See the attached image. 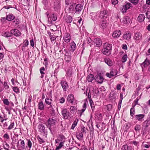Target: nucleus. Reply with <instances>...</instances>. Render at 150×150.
Masks as SVG:
<instances>
[{
	"mask_svg": "<svg viewBox=\"0 0 150 150\" xmlns=\"http://www.w3.org/2000/svg\"><path fill=\"white\" fill-rule=\"evenodd\" d=\"M108 11L106 10H103L100 11L99 17L101 18H107L108 16Z\"/></svg>",
	"mask_w": 150,
	"mask_h": 150,
	"instance_id": "obj_5",
	"label": "nucleus"
},
{
	"mask_svg": "<svg viewBox=\"0 0 150 150\" xmlns=\"http://www.w3.org/2000/svg\"><path fill=\"white\" fill-rule=\"evenodd\" d=\"M130 19L128 16L124 17L123 18L122 22L125 24H127L130 23Z\"/></svg>",
	"mask_w": 150,
	"mask_h": 150,
	"instance_id": "obj_25",
	"label": "nucleus"
},
{
	"mask_svg": "<svg viewBox=\"0 0 150 150\" xmlns=\"http://www.w3.org/2000/svg\"><path fill=\"white\" fill-rule=\"evenodd\" d=\"M135 112L134 108V107H133L131 108L130 110V115L132 117H133V115H134Z\"/></svg>",
	"mask_w": 150,
	"mask_h": 150,
	"instance_id": "obj_45",
	"label": "nucleus"
},
{
	"mask_svg": "<svg viewBox=\"0 0 150 150\" xmlns=\"http://www.w3.org/2000/svg\"><path fill=\"white\" fill-rule=\"evenodd\" d=\"M13 23H15V26L19 24L20 23V20L18 18H16L13 21Z\"/></svg>",
	"mask_w": 150,
	"mask_h": 150,
	"instance_id": "obj_53",
	"label": "nucleus"
},
{
	"mask_svg": "<svg viewBox=\"0 0 150 150\" xmlns=\"http://www.w3.org/2000/svg\"><path fill=\"white\" fill-rule=\"evenodd\" d=\"M86 128L83 126H82L81 127V132H82L83 134H86Z\"/></svg>",
	"mask_w": 150,
	"mask_h": 150,
	"instance_id": "obj_42",
	"label": "nucleus"
},
{
	"mask_svg": "<svg viewBox=\"0 0 150 150\" xmlns=\"http://www.w3.org/2000/svg\"><path fill=\"white\" fill-rule=\"evenodd\" d=\"M134 129L136 131H139L141 129V126L140 125H136L134 128Z\"/></svg>",
	"mask_w": 150,
	"mask_h": 150,
	"instance_id": "obj_52",
	"label": "nucleus"
},
{
	"mask_svg": "<svg viewBox=\"0 0 150 150\" xmlns=\"http://www.w3.org/2000/svg\"><path fill=\"white\" fill-rule=\"evenodd\" d=\"M150 125V116L148 119L145 120L143 123V126L146 128L149 127Z\"/></svg>",
	"mask_w": 150,
	"mask_h": 150,
	"instance_id": "obj_19",
	"label": "nucleus"
},
{
	"mask_svg": "<svg viewBox=\"0 0 150 150\" xmlns=\"http://www.w3.org/2000/svg\"><path fill=\"white\" fill-rule=\"evenodd\" d=\"M78 120L77 119H76L74 122L72 126L71 127V129H73L77 125Z\"/></svg>",
	"mask_w": 150,
	"mask_h": 150,
	"instance_id": "obj_33",
	"label": "nucleus"
},
{
	"mask_svg": "<svg viewBox=\"0 0 150 150\" xmlns=\"http://www.w3.org/2000/svg\"><path fill=\"white\" fill-rule=\"evenodd\" d=\"M14 124L15 123L14 122L11 120L10 122V124L9 126L7 128V129L8 130H9L12 129L14 127Z\"/></svg>",
	"mask_w": 150,
	"mask_h": 150,
	"instance_id": "obj_31",
	"label": "nucleus"
},
{
	"mask_svg": "<svg viewBox=\"0 0 150 150\" xmlns=\"http://www.w3.org/2000/svg\"><path fill=\"white\" fill-rule=\"evenodd\" d=\"M65 101V98L64 97H62L59 99V102L61 103H64Z\"/></svg>",
	"mask_w": 150,
	"mask_h": 150,
	"instance_id": "obj_64",
	"label": "nucleus"
},
{
	"mask_svg": "<svg viewBox=\"0 0 150 150\" xmlns=\"http://www.w3.org/2000/svg\"><path fill=\"white\" fill-rule=\"evenodd\" d=\"M2 101H3V103L5 105H8L9 104V102L8 101V99L7 98H4Z\"/></svg>",
	"mask_w": 150,
	"mask_h": 150,
	"instance_id": "obj_43",
	"label": "nucleus"
},
{
	"mask_svg": "<svg viewBox=\"0 0 150 150\" xmlns=\"http://www.w3.org/2000/svg\"><path fill=\"white\" fill-rule=\"evenodd\" d=\"M75 99L74 95L70 94L68 95L67 98V100L68 102L71 103H73Z\"/></svg>",
	"mask_w": 150,
	"mask_h": 150,
	"instance_id": "obj_12",
	"label": "nucleus"
},
{
	"mask_svg": "<svg viewBox=\"0 0 150 150\" xmlns=\"http://www.w3.org/2000/svg\"><path fill=\"white\" fill-rule=\"evenodd\" d=\"M60 84L64 91H66L67 90L69 86L67 83L66 81H61Z\"/></svg>",
	"mask_w": 150,
	"mask_h": 150,
	"instance_id": "obj_8",
	"label": "nucleus"
},
{
	"mask_svg": "<svg viewBox=\"0 0 150 150\" xmlns=\"http://www.w3.org/2000/svg\"><path fill=\"white\" fill-rule=\"evenodd\" d=\"M86 79L89 82H92L93 81L94 79H95V78H94V76L93 74H90L87 76Z\"/></svg>",
	"mask_w": 150,
	"mask_h": 150,
	"instance_id": "obj_22",
	"label": "nucleus"
},
{
	"mask_svg": "<svg viewBox=\"0 0 150 150\" xmlns=\"http://www.w3.org/2000/svg\"><path fill=\"white\" fill-rule=\"evenodd\" d=\"M61 113L63 118L64 119H67L71 118V114L69 110L66 108L62 109Z\"/></svg>",
	"mask_w": 150,
	"mask_h": 150,
	"instance_id": "obj_2",
	"label": "nucleus"
},
{
	"mask_svg": "<svg viewBox=\"0 0 150 150\" xmlns=\"http://www.w3.org/2000/svg\"><path fill=\"white\" fill-rule=\"evenodd\" d=\"M102 52L104 54L107 55H108L111 54V51L105 49L104 48L102 50Z\"/></svg>",
	"mask_w": 150,
	"mask_h": 150,
	"instance_id": "obj_27",
	"label": "nucleus"
},
{
	"mask_svg": "<svg viewBox=\"0 0 150 150\" xmlns=\"http://www.w3.org/2000/svg\"><path fill=\"white\" fill-rule=\"evenodd\" d=\"M57 36H54V35H51L50 36V39L51 42L54 41L56 38Z\"/></svg>",
	"mask_w": 150,
	"mask_h": 150,
	"instance_id": "obj_57",
	"label": "nucleus"
},
{
	"mask_svg": "<svg viewBox=\"0 0 150 150\" xmlns=\"http://www.w3.org/2000/svg\"><path fill=\"white\" fill-rule=\"evenodd\" d=\"M58 139L59 140V141H62L65 139V137L63 135H60L59 136Z\"/></svg>",
	"mask_w": 150,
	"mask_h": 150,
	"instance_id": "obj_58",
	"label": "nucleus"
},
{
	"mask_svg": "<svg viewBox=\"0 0 150 150\" xmlns=\"http://www.w3.org/2000/svg\"><path fill=\"white\" fill-rule=\"evenodd\" d=\"M52 100L51 99L46 98L45 99V102L47 104L51 105Z\"/></svg>",
	"mask_w": 150,
	"mask_h": 150,
	"instance_id": "obj_39",
	"label": "nucleus"
},
{
	"mask_svg": "<svg viewBox=\"0 0 150 150\" xmlns=\"http://www.w3.org/2000/svg\"><path fill=\"white\" fill-rule=\"evenodd\" d=\"M6 17H4L1 18V20L2 19L3 20H6L8 21H12L15 18V15L12 13H9L7 14V12H6Z\"/></svg>",
	"mask_w": 150,
	"mask_h": 150,
	"instance_id": "obj_3",
	"label": "nucleus"
},
{
	"mask_svg": "<svg viewBox=\"0 0 150 150\" xmlns=\"http://www.w3.org/2000/svg\"><path fill=\"white\" fill-rule=\"evenodd\" d=\"M3 137L4 138L6 139H9V136L7 132L5 133L4 136Z\"/></svg>",
	"mask_w": 150,
	"mask_h": 150,
	"instance_id": "obj_61",
	"label": "nucleus"
},
{
	"mask_svg": "<svg viewBox=\"0 0 150 150\" xmlns=\"http://www.w3.org/2000/svg\"><path fill=\"white\" fill-rule=\"evenodd\" d=\"M117 74V70L115 69H112L111 70L110 73H106V75L107 77L110 78L112 76H115Z\"/></svg>",
	"mask_w": 150,
	"mask_h": 150,
	"instance_id": "obj_4",
	"label": "nucleus"
},
{
	"mask_svg": "<svg viewBox=\"0 0 150 150\" xmlns=\"http://www.w3.org/2000/svg\"><path fill=\"white\" fill-rule=\"evenodd\" d=\"M64 141L60 142L58 146H57L55 150H59L62 147L64 146Z\"/></svg>",
	"mask_w": 150,
	"mask_h": 150,
	"instance_id": "obj_32",
	"label": "nucleus"
},
{
	"mask_svg": "<svg viewBox=\"0 0 150 150\" xmlns=\"http://www.w3.org/2000/svg\"><path fill=\"white\" fill-rule=\"evenodd\" d=\"M89 101L92 110L93 111L95 107L93 102L91 99H89Z\"/></svg>",
	"mask_w": 150,
	"mask_h": 150,
	"instance_id": "obj_36",
	"label": "nucleus"
},
{
	"mask_svg": "<svg viewBox=\"0 0 150 150\" xmlns=\"http://www.w3.org/2000/svg\"><path fill=\"white\" fill-rule=\"evenodd\" d=\"M121 34V31L120 30H117L113 32L112 34V36L114 38H117L120 36Z\"/></svg>",
	"mask_w": 150,
	"mask_h": 150,
	"instance_id": "obj_13",
	"label": "nucleus"
},
{
	"mask_svg": "<svg viewBox=\"0 0 150 150\" xmlns=\"http://www.w3.org/2000/svg\"><path fill=\"white\" fill-rule=\"evenodd\" d=\"M76 45L74 42H72L70 43V50L74 52L76 49Z\"/></svg>",
	"mask_w": 150,
	"mask_h": 150,
	"instance_id": "obj_24",
	"label": "nucleus"
},
{
	"mask_svg": "<svg viewBox=\"0 0 150 150\" xmlns=\"http://www.w3.org/2000/svg\"><path fill=\"white\" fill-rule=\"evenodd\" d=\"M4 86L5 89H7L9 88V86L8 85L7 83L6 82H4Z\"/></svg>",
	"mask_w": 150,
	"mask_h": 150,
	"instance_id": "obj_62",
	"label": "nucleus"
},
{
	"mask_svg": "<svg viewBox=\"0 0 150 150\" xmlns=\"http://www.w3.org/2000/svg\"><path fill=\"white\" fill-rule=\"evenodd\" d=\"M47 68L44 67H41L40 69V71L41 74H45L44 71L46 70Z\"/></svg>",
	"mask_w": 150,
	"mask_h": 150,
	"instance_id": "obj_46",
	"label": "nucleus"
},
{
	"mask_svg": "<svg viewBox=\"0 0 150 150\" xmlns=\"http://www.w3.org/2000/svg\"><path fill=\"white\" fill-rule=\"evenodd\" d=\"M146 18L149 20V21L150 20V11H147L146 13Z\"/></svg>",
	"mask_w": 150,
	"mask_h": 150,
	"instance_id": "obj_56",
	"label": "nucleus"
},
{
	"mask_svg": "<svg viewBox=\"0 0 150 150\" xmlns=\"http://www.w3.org/2000/svg\"><path fill=\"white\" fill-rule=\"evenodd\" d=\"M94 42L97 47H100L102 45V42L100 38H95L94 40Z\"/></svg>",
	"mask_w": 150,
	"mask_h": 150,
	"instance_id": "obj_10",
	"label": "nucleus"
},
{
	"mask_svg": "<svg viewBox=\"0 0 150 150\" xmlns=\"http://www.w3.org/2000/svg\"><path fill=\"white\" fill-rule=\"evenodd\" d=\"M104 78L101 73L96 75L95 78V80L98 83L101 84L103 82Z\"/></svg>",
	"mask_w": 150,
	"mask_h": 150,
	"instance_id": "obj_6",
	"label": "nucleus"
},
{
	"mask_svg": "<svg viewBox=\"0 0 150 150\" xmlns=\"http://www.w3.org/2000/svg\"><path fill=\"white\" fill-rule=\"evenodd\" d=\"M71 37L70 34L68 33H66L64 37V41L68 43L70 41Z\"/></svg>",
	"mask_w": 150,
	"mask_h": 150,
	"instance_id": "obj_14",
	"label": "nucleus"
},
{
	"mask_svg": "<svg viewBox=\"0 0 150 150\" xmlns=\"http://www.w3.org/2000/svg\"><path fill=\"white\" fill-rule=\"evenodd\" d=\"M108 25V23L106 20L102 21L100 23V28L104 29L106 28Z\"/></svg>",
	"mask_w": 150,
	"mask_h": 150,
	"instance_id": "obj_15",
	"label": "nucleus"
},
{
	"mask_svg": "<svg viewBox=\"0 0 150 150\" xmlns=\"http://www.w3.org/2000/svg\"><path fill=\"white\" fill-rule=\"evenodd\" d=\"M12 35H13L16 37L20 35L21 33L19 30L17 29H15L11 31Z\"/></svg>",
	"mask_w": 150,
	"mask_h": 150,
	"instance_id": "obj_11",
	"label": "nucleus"
},
{
	"mask_svg": "<svg viewBox=\"0 0 150 150\" xmlns=\"http://www.w3.org/2000/svg\"><path fill=\"white\" fill-rule=\"evenodd\" d=\"M5 143L4 145V144H3L4 148L5 150H8L9 147V146L6 142H5Z\"/></svg>",
	"mask_w": 150,
	"mask_h": 150,
	"instance_id": "obj_49",
	"label": "nucleus"
},
{
	"mask_svg": "<svg viewBox=\"0 0 150 150\" xmlns=\"http://www.w3.org/2000/svg\"><path fill=\"white\" fill-rule=\"evenodd\" d=\"M144 66H149L150 64V62L149 60L146 58V60L143 63Z\"/></svg>",
	"mask_w": 150,
	"mask_h": 150,
	"instance_id": "obj_41",
	"label": "nucleus"
},
{
	"mask_svg": "<svg viewBox=\"0 0 150 150\" xmlns=\"http://www.w3.org/2000/svg\"><path fill=\"white\" fill-rule=\"evenodd\" d=\"M20 141H21V147L23 149H25V142L23 140H21V139L19 140Z\"/></svg>",
	"mask_w": 150,
	"mask_h": 150,
	"instance_id": "obj_37",
	"label": "nucleus"
},
{
	"mask_svg": "<svg viewBox=\"0 0 150 150\" xmlns=\"http://www.w3.org/2000/svg\"><path fill=\"white\" fill-rule=\"evenodd\" d=\"M131 33L128 32H125L123 35L124 39L127 40H129L131 38Z\"/></svg>",
	"mask_w": 150,
	"mask_h": 150,
	"instance_id": "obj_16",
	"label": "nucleus"
},
{
	"mask_svg": "<svg viewBox=\"0 0 150 150\" xmlns=\"http://www.w3.org/2000/svg\"><path fill=\"white\" fill-rule=\"evenodd\" d=\"M122 100V98L121 99H120L119 102L118 107V109L119 110H120V108L121 107Z\"/></svg>",
	"mask_w": 150,
	"mask_h": 150,
	"instance_id": "obj_60",
	"label": "nucleus"
},
{
	"mask_svg": "<svg viewBox=\"0 0 150 150\" xmlns=\"http://www.w3.org/2000/svg\"><path fill=\"white\" fill-rule=\"evenodd\" d=\"M128 146L127 145H125L122 146V150H128Z\"/></svg>",
	"mask_w": 150,
	"mask_h": 150,
	"instance_id": "obj_59",
	"label": "nucleus"
},
{
	"mask_svg": "<svg viewBox=\"0 0 150 150\" xmlns=\"http://www.w3.org/2000/svg\"><path fill=\"white\" fill-rule=\"evenodd\" d=\"M48 61L47 60V59L46 58L44 59V62H43V64L45 66H46L47 65H48Z\"/></svg>",
	"mask_w": 150,
	"mask_h": 150,
	"instance_id": "obj_63",
	"label": "nucleus"
},
{
	"mask_svg": "<svg viewBox=\"0 0 150 150\" xmlns=\"http://www.w3.org/2000/svg\"><path fill=\"white\" fill-rule=\"evenodd\" d=\"M70 109L71 112L74 113V112H76V109L75 107L71 106V107Z\"/></svg>",
	"mask_w": 150,
	"mask_h": 150,
	"instance_id": "obj_48",
	"label": "nucleus"
},
{
	"mask_svg": "<svg viewBox=\"0 0 150 150\" xmlns=\"http://www.w3.org/2000/svg\"><path fill=\"white\" fill-rule=\"evenodd\" d=\"M50 110V113L52 116H54L55 114V110L53 108L52 105H50L48 108Z\"/></svg>",
	"mask_w": 150,
	"mask_h": 150,
	"instance_id": "obj_26",
	"label": "nucleus"
},
{
	"mask_svg": "<svg viewBox=\"0 0 150 150\" xmlns=\"http://www.w3.org/2000/svg\"><path fill=\"white\" fill-rule=\"evenodd\" d=\"M104 60L105 63L108 66H111V65L112 63V61L110 59L106 58Z\"/></svg>",
	"mask_w": 150,
	"mask_h": 150,
	"instance_id": "obj_28",
	"label": "nucleus"
},
{
	"mask_svg": "<svg viewBox=\"0 0 150 150\" xmlns=\"http://www.w3.org/2000/svg\"><path fill=\"white\" fill-rule=\"evenodd\" d=\"M87 105V102L86 101H85L82 106L83 108L81 110V115L82 113L83 112L86 110V108Z\"/></svg>",
	"mask_w": 150,
	"mask_h": 150,
	"instance_id": "obj_30",
	"label": "nucleus"
},
{
	"mask_svg": "<svg viewBox=\"0 0 150 150\" xmlns=\"http://www.w3.org/2000/svg\"><path fill=\"white\" fill-rule=\"evenodd\" d=\"M27 142L28 146L30 149L32 146V142L30 139H27Z\"/></svg>",
	"mask_w": 150,
	"mask_h": 150,
	"instance_id": "obj_51",
	"label": "nucleus"
},
{
	"mask_svg": "<svg viewBox=\"0 0 150 150\" xmlns=\"http://www.w3.org/2000/svg\"><path fill=\"white\" fill-rule=\"evenodd\" d=\"M145 115L143 114L137 115H135L134 118L135 120L139 122H142L144 120Z\"/></svg>",
	"mask_w": 150,
	"mask_h": 150,
	"instance_id": "obj_7",
	"label": "nucleus"
},
{
	"mask_svg": "<svg viewBox=\"0 0 150 150\" xmlns=\"http://www.w3.org/2000/svg\"><path fill=\"white\" fill-rule=\"evenodd\" d=\"M68 55L66 54H65V59L66 60V62H69L71 60V56L68 54Z\"/></svg>",
	"mask_w": 150,
	"mask_h": 150,
	"instance_id": "obj_29",
	"label": "nucleus"
},
{
	"mask_svg": "<svg viewBox=\"0 0 150 150\" xmlns=\"http://www.w3.org/2000/svg\"><path fill=\"white\" fill-rule=\"evenodd\" d=\"M145 18V16L144 14H140L138 17L137 19L140 22L144 21Z\"/></svg>",
	"mask_w": 150,
	"mask_h": 150,
	"instance_id": "obj_21",
	"label": "nucleus"
},
{
	"mask_svg": "<svg viewBox=\"0 0 150 150\" xmlns=\"http://www.w3.org/2000/svg\"><path fill=\"white\" fill-rule=\"evenodd\" d=\"M83 133L81 132H79L77 133L76 134V136L77 138L79 140H81V139H83Z\"/></svg>",
	"mask_w": 150,
	"mask_h": 150,
	"instance_id": "obj_23",
	"label": "nucleus"
},
{
	"mask_svg": "<svg viewBox=\"0 0 150 150\" xmlns=\"http://www.w3.org/2000/svg\"><path fill=\"white\" fill-rule=\"evenodd\" d=\"M127 8H126L124 5L122 6L121 7V11L122 12H126L127 11Z\"/></svg>",
	"mask_w": 150,
	"mask_h": 150,
	"instance_id": "obj_50",
	"label": "nucleus"
},
{
	"mask_svg": "<svg viewBox=\"0 0 150 150\" xmlns=\"http://www.w3.org/2000/svg\"><path fill=\"white\" fill-rule=\"evenodd\" d=\"M124 5L127 10L129 9L132 6L131 4L129 2H127Z\"/></svg>",
	"mask_w": 150,
	"mask_h": 150,
	"instance_id": "obj_44",
	"label": "nucleus"
},
{
	"mask_svg": "<svg viewBox=\"0 0 150 150\" xmlns=\"http://www.w3.org/2000/svg\"><path fill=\"white\" fill-rule=\"evenodd\" d=\"M11 8V6H4V7L2 8L1 11V12H3V11H4V8L6 9H9V8Z\"/></svg>",
	"mask_w": 150,
	"mask_h": 150,
	"instance_id": "obj_55",
	"label": "nucleus"
},
{
	"mask_svg": "<svg viewBox=\"0 0 150 150\" xmlns=\"http://www.w3.org/2000/svg\"><path fill=\"white\" fill-rule=\"evenodd\" d=\"M66 21L68 23H71L72 20V17L70 16H68L66 18Z\"/></svg>",
	"mask_w": 150,
	"mask_h": 150,
	"instance_id": "obj_40",
	"label": "nucleus"
},
{
	"mask_svg": "<svg viewBox=\"0 0 150 150\" xmlns=\"http://www.w3.org/2000/svg\"><path fill=\"white\" fill-rule=\"evenodd\" d=\"M3 35L6 37H11L12 36L11 33H10L9 32H5L3 34Z\"/></svg>",
	"mask_w": 150,
	"mask_h": 150,
	"instance_id": "obj_38",
	"label": "nucleus"
},
{
	"mask_svg": "<svg viewBox=\"0 0 150 150\" xmlns=\"http://www.w3.org/2000/svg\"><path fill=\"white\" fill-rule=\"evenodd\" d=\"M38 109L40 110H43L44 108V106L42 102H40L38 105Z\"/></svg>",
	"mask_w": 150,
	"mask_h": 150,
	"instance_id": "obj_35",
	"label": "nucleus"
},
{
	"mask_svg": "<svg viewBox=\"0 0 150 150\" xmlns=\"http://www.w3.org/2000/svg\"><path fill=\"white\" fill-rule=\"evenodd\" d=\"M13 91L16 93H19L18 88L17 87H12Z\"/></svg>",
	"mask_w": 150,
	"mask_h": 150,
	"instance_id": "obj_54",
	"label": "nucleus"
},
{
	"mask_svg": "<svg viewBox=\"0 0 150 150\" xmlns=\"http://www.w3.org/2000/svg\"><path fill=\"white\" fill-rule=\"evenodd\" d=\"M127 58V56L126 54H125L122 57V62H125Z\"/></svg>",
	"mask_w": 150,
	"mask_h": 150,
	"instance_id": "obj_47",
	"label": "nucleus"
},
{
	"mask_svg": "<svg viewBox=\"0 0 150 150\" xmlns=\"http://www.w3.org/2000/svg\"><path fill=\"white\" fill-rule=\"evenodd\" d=\"M103 48L111 51L112 48L111 44H109L108 43H105L103 46Z\"/></svg>",
	"mask_w": 150,
	"mask_h": 150,
	"instance_id": "obj_17",
	"label": "nucleus"
},
{
	"mask_svg": "<svg viewBox=\"0 0 150 150\" xmlns=\"http://www.w3.org/2000/svg\"><path fill=\"white\" fill-rule=\"evenodd\" d=\"M56 121V120L52 118H49L48 120L47 126L51 132L54 130Z\"/></svg>",
	"mask_w": 150,
	"mask_h": 150,
	"instance_id": "obj_1",
	"label": "nucleus"
},
{
	"mask_svg": "<svg viewBox=\"0 0 150 150\" xmlns=\"http://www.w3.org/2000/svg\"><path fill=\"white\" fill-rule=\"evenodd\" d=\"M83 9V6L81 4H77L75 7V12H80Z\"/></svg>",
	"mask_w": 150,
	"mask_h": 150,
	"instance_id": "obj_18",
	"label": "nucleus"
},
{
	"mask_svg": "<svg viewBox=\"0 0 150 150\" xmlns=\"http://www.w3.org/2000/svg\"><path fill=\"white\" fill-rule=\"evenodd\" d=\"M38 129L39 132L41 133L45 134V127L43 125L40 124L38 126Z\"/></svg>",
	"mask_w": 150,
	"mask_h": 150,
	"instance_id": "obj_20",
	"label": "nucleus"
},
{
	"mask_svg": "<svg viewBox=\"0 0 150 150\" xmlns=\"http://www.w3.org/2000/svg\"><path fill=\"white\" fill-rule=\"evenodd\" d=\"M142 34L140 33L137 32L134 34V39L137 41L139 42L142 39Z\"/></svg>",
	"mask_w": 150,
	"mask_h": 150,
	"instance_id": "obj_9",
	"label": "nucleus"
},
{
	"mask_svg": "<svg viewBox=\"0 0 150 150\" xmlns=\"http://www.w3.org/2000/svg\"><path fill=\"white\" fill-rule=\"evenodd\" d=\"M129 1L134 5H137L139 2V0H129Z\"/></svg>",
	"mask_w": 150,
	"mask_h": 150,
	"instance_id": "obj_34",
	"label": "nucleus"
}]
</instances>
